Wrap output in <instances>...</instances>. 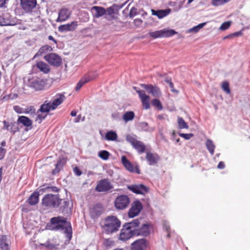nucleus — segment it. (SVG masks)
<instances>
[{
    "label": "nucleus",
    "instance_id": "4c0bfd02",
    "mask_svg": "<svg viewBox=\"0 0 250 250\" xmlns=\"http://www.w3.org/2000/svg\"><path fill=\"white\" fill-rule=\"evenodd\" d=\"M179 127L180 129L188 128V126L187 123L182 117H178L177 119Z\"/></svg>",
    "mask_w": 250,
    "mask_h": 250
},
{
    "label": "nucleus",
    "instance_id": "aec40b11",
    "mask_svg": "<svg viewBox=\"0 0 250 250\" xmlns=\"http://www.w3.org/2000/svg\"><path fill=\"white\" fill-rule=\"evenodd\" d=\"M151 11L152 15L157 16L159 19H162L169 14L171 10L170 8H167L164 10H158L151 9Z\"/></svg>",
    "mask_w": 250,
    "mask_h": 250
},
{
    "label": "nucleus",
    "instance_id": "774afa93",
    "mask_svg": "<svg viewBox=\"0 0 250 250\" xmlns=\"http://www.w3.org/2000/svg\"><path fill=\"white\" fill-rule=\"evenodd\" d=\"M122 163L124 167H125V156L122 157Z\"/></svg>",
    "mask_w": 250,
    "mask_h": 250
},
{
    "label": "nucleus",
    "instance_id": "bb28decb",
    "mask_svg": "<svg viewBox=\"0 0 250 250\" xmlns=\"http://www.w3.org/2000/svg\"><path fill=\"white\" fill-rule=\"evenodd\" d=\"M95 78V77H92L91 78H89L88 77H83L77 84L75 87L76 91H79L84 84L91 80H94Z\"/></svg>",
    "mask_w": 250,
    "mask_h": 250
},
{
    "label": "nucleus",
    "instance_id": "13d9d810",
    "mask_svg": "<svg viewBox=\"0 0 250 250\" xmlns=\"http://www.w3.org/2000/svg\"><path fill=\"white\" fill-rule=\"evenodd\" d=\"M74 172L77 176H80L81 175L82 172L80 170L77 168V167H75L73 169Z\"/></svg>",
    "mask_w": 250,
    "mask_h": 250
},
{
    "label": "nucleus",
    "instance_id": "2eb2a0df",
    "mask_svg": "<svg viewBox=\"0 0 250 250\" xmlns=\"http://www.w3.org/2000/svg\"><path fill=\"white\" fill-rule=\"evenodd\" d=\"M113 188L112 185L109 181L104 179L101 180L96 187V189L99 192H104L109 190Z\"/></svg>",
    "mask_w": 250,
    "mask_h": 250
},
{
    "label": "nucleus",
    "instance_id": "39448f33",
    "mask_svg": "<svg viewBox=\"0 0 250 250\" xmlns=\"http://www.w3.org/2000/svg\"><path fill=\"white\" fill-rule=\"evenodd\" d=\"M126 140L138 153H143L145 152V145L142 141L138 140L136 135L128 134L126 135Z\"/></svg>",
    "mask_w": 250,
    "mask_h": 250
},
{
    "label": "nucleus",
    "instance_id": "0eeeda50",
    "mask_svg": "<svg viewBox=\"0 0 250 250\" xmlns=\"http://www.w3.org/2000/svg\"><path fill=\"white\" fill-rule=\"evenodd\" d=\"M177 32L173 29H163L161 30L150 32L149 36L153 39L162 37H169L176 34Z\"/></svg>",
    "mask_w": 250,
    "mask_h": 250
},
{
    "label": "nucleus",
    "instance_id": "58836bf2",
    "mask_svg": "<svg viewBox=\"0 0 250 250\" xmlns=\"http://www.w3.org/2000/svg\"><path fill=\"white\" fill-rule=\"evenodd\" d=\"M222 89L226 92L227 94H229L230 93V89L229 86V83L227 81H224L223 82L222 84Z\"/></svg>",
    "mask_w": 250,
    "mask_h": 250
},
{
    "label": "nucleus",
    "instance_id": "7c9ffc66",
    "mask_svg": "<svg viewBox=\"0 0 250 250\" xmlns=\"http://www.w3.org/2000/svg\"><path fill=\"white\" fill-rule=\"evenodd\" d=\"M18 122L27 127L31 126L32 124L31 120L27 117L24 116L20 117L18 119Z\"/></svg>",
    "mask_w": 250,
    "mask_h": 250
},
{
    "label": "nucleus",
    "instance_id": "e433bc0d",
    "mask_svg": "<svg viewBox=\"0 0 250 250\" xmlns=\"http://www.w3.org/2000/svg\"><path fill=\"white\" fill-rule=\"evenodd\" d=\"M151 104L153 106L157 108V109L159 110H161L163 109V106L161 102L157 98L152 100Z\"/></svg>",
    "mask_w": 250,
    "mask_h": 250
},
{
    "label": "nucleus",
    "instance_id": "69168bd1",
    "mask_svg": "<svg viewBox=\"0 0 250 250\" xmlns=\"http://www.w3.org/2000/svg\"><path fill=\"white\" fill-rule=\"evenodd\" d=\"M48 39L51 41H53L55 43H57V41L54 39V38L52 36H49L48 37Z\"/></svg>",
    "mask_w": 250,
    "mask_h": 250
},
{
    "label": "nucleus",
    "instance_id": "603ef678",
    "mask_svg": "<svg viewBox=\"0 0 250 250\" xmlns=\"http://www.w3.org/2000/svg\"><path fill=\"white\" fill-rule=\"evenodd\" d=\"M125 224H124L123 226V229H122L120 235V239L122 241L125 240Z\"/></svg>",
    "mask_w": 250,
    "mask_h": 250
},
{
    "label": "nucleus",
    "instance_id": "c03bdc74",
    "mask_svg": "<svg viewBox=\"0 0 250 250\" xmlns=\"http://www.w3.org/2000/svg\"><path fill=\"white\" fill-rule=\"evenodd\" d=\"M165 82L167 83L169 87L171 88V91L173 92L178 93V91L174 88V84L172 82L171 79H167L165 80Z\"/></svg>",
    "mask_w": 250,
    "mask_h": 250
},
{
    "label": "nucleus",
    "instance_id": "4d7b16f0",
    "mask_svg": "<svg viewBox=\"0 0 250 250\" xmlns=\"http://www.w3.org/2000/svg\"><path fill=\"white\" fill-rule=\"evenodd\" d=\"M48 191H58L59 189L56 187H47L45 188Z\"/></svg>",
    "mask_w": 250,
    "mask_h": 250
},
{
    "label": "nucleus",
    "instance_id": "3c124183",
    "mask_svg": "<svg viewBox=\"0 0 250 250\" xmlns=\"http://www.w3.org/2000/svg\"><path fill=\"white\" fill-rule=\"evenodd\" d=\"M179 136L182 138H184L186 140H188L193 136V134L192 133L185 134L180 133L179 134Z\"/></svg>",
    "mask_w": 250,
    "mask_h": 250
},
{
    "label": "nucleus",
    "instance_id": "a19ab883",
    "mask_svg": "<svg viewBox=\"0 0 250 250\" xmlns=\"http://www.w3.org/2000/svg\"><path fill=\"white\" fill-rule=\"evenodd\" d=\"M135 117V114L133 111H126V122L132 121Z\"/></svg>",
    "mask_w": 250,
    "mask_h": 250
},
{
    "label": "nucleus",
    "instance_id": "dca6fc26",
    "mask_svg": "<svg viewBox=\"0 0 250 250\" xmlns=\"http://www.w3.org/2000/svg\"><path fill=\"white\" fill-rule=\"evenodd\" d=\"M22 9L27 12H31L37 4L36 0H21Z\"/></svg>",
    "mask_w": 250,
    "mask_h": 250
},
{
    "label": "nucleus",
    "instance_id": "8fccbe9b",
    "mask_svg": "<svg viewBox=\"0 0 250 250\" xmlns=\"http://www.w3.org/2000/svg\"><path fill=\"white\" fill-rule=\"evenodd\" d=\"M25 111L24 113L30 114L31 115L34 114L35 113V109L32 106H30L29 107H27L25 109Z\"/></svg>",
    "mask_w": 250,
    "mask_h": 250
},
{
    "label": "nucleus",
    "instance_id": "f3484780",
    "mask_svg": "<svg viewBox=\"0 0 250 250\" xmlns=\"http://www.w3.org/2000/svg\"><path fill=\"white\" fill-rule=\"evenodd\" d=\"M71 14V12L67 8H62L59 11V16L57 22H63L68 19Z\"/></svg>",
    "mask_w": 250,
    "mask_h": 250
},
{
    "label": "nucleus",
    "instance_id": "6e6d98bb",
    "mask_svg": "<svg viewBox=\"0 0 250 250\" xmlns=\"http://www.w3.org/2000/svg\"><path fill=\"white\" fill-rule=\"evenodd\" d=\"M142 22L143 21L140 19H136L134 20V23L137 27L141 26Z\"/></svg>",
    "mask_w": 250,
    "mask_h": 250
},
{
    "label": "nucleus",
    "instance_id": "cd10ccee",
    "mask_svg": "<svg viewBox=\"0 0 250 250\" xmlns=\"http://www.w3.org/2000/svg\"><path fill=\"white\" fill-rule=\"evenodd\" d=\"M65 163V160L64 158L60 159L56 164V167L52 170L53 174H56L59 173L61 169L62 168L64 164Z\"/></svg>",
    "mask_w": 250,
    "mask_h": 250
},
{
    "label": "nucleus",
    "instance_id": "680f3d73",
    "mask_svg": "<svg viewBox=\"0 0 250 250\" xmlns=\"http://www.w3.org/2000/svg\"><path fill=\"white\" fill-rule=\"evenodd\" d=\"M242 35V33L241 31H238L232 34H231V36H233L234 37H238Z\"/></svg>",
    "mask_w": 250,
    "mask_h": 250
},
{
    "label": "nucleus",
    "instance_id": "e2e57ef3",
    "mask_svg": "<svg viewBox=\"0 0 250 250\" xmlns=\"http://www.w3.org/2000/svg\"><path fill=\"white\" fill-rule=\"evenodd\" d=\"M14 110L17 113H21V108L19 106H15L14 107Z\"/></svg>",
    "mask_w": 250,
    "mask_h": 250
},
{
    "label": "nucleus",
    "instance_id": "f03ea898",
    "mask_svg": "<svg viewBox=\"0 0 250 250\" xmlns=\"http://www.w3.org/2000/svg\"><path fill=\"white\" fill-rule=\"evenodd\" d=\"M50 229L60 230L66 234V237L70 240L72 237V228L71 224L66 218L58 216L52 218L50 224L48 226Z\"/></svg>",
    "mask_w": 250,
    "mask_h": 250
},
{
    "label": "nucleus",
    "instance_id": "2f4dec72",
    "mask_svg": "<svg viewBox=\"0 0 250 250\" xmlns=\"http://www.w3.org/2000/svg\"><path fill=\"white\" fill-rule=\"evenodd\" d=\"M52 47L48 45H44L42 47L39 51L37 52L34 57L41 56L42 54L52 50Z\"/></svg>",
    "mask_w": 250,
    "mask_h": 250
},
{
    "label": "nucleus",
    "instance_id": "7ed1b4c3",
    "mask_svg": "<svg viewBox=\"0 0 250 250\" xmlns=\"http://www.w3.org/2000/svg\"><path fill=\"white\" fill-rule=\"evenodd\" d=\"M121 222L115 216L106 217L101 222L103 231L107 234L117 232L121 227Z\"/></svg>",
    "mask_w": 250,
    "mask_h": 250
},
{
    "label": "nucleus",
    "instance_id": "ddd939ff",
    "mask_svg": "<svg viewBox=\"0 0 250 250\" xmlns=\"http://www.w3.org/2000/svg\"><path fill=\"white\" fill-rule=\"evenodd\" d=\"M44 59L51 65L58 66L62 63L61 57L56 54L50 53L44 57Z\"/></svg>",
    "mask_w": 250,
    "mask_h": 250
},
{
    "label": "nucleus",
    "instance_id": "bf43d9fd",
    "mask_svg": "<svg viewBox=\"0 0 250 250\" xmlns=\"http://www.w3.org/2000/svg\"><path fill=\"white\" fill-rule=\"evenodd\" d=\"M225 164L222 161L220 162L217 166V167L219 169H223L224 168H225Z\"/></svg>",
    "mask_w": 250,
    "mask_h": 250
},
{
    "label": "nucleus",
    "instance_id": "864d4df0",
    "mask_svg": "<svg viewBox=\"0 0 250 250\" xmlns=\"http://www.w3.org/2000/svg\"><path fill=\"white\" fill-rule=\"evenodd\" d=\"M164 229L167 232V237L169 238L170 237V226L168 224H165L164 225Z\"/></svg>",
    "mask_w": 250,
    "mask_h": 250
},
{
    "label": "nucleus",
    "instance_id": "49530a36",
    "mask_svg": "<svg viewBox=\"0 0 250 250\" xmlns=\"http://www.w3.org/2000/svg\"><path fill=\"white\" fill-rule=\"evenodd\" d=\"M231 25L230 21H226L223 22L221 26L220 27V29L221 30H225L228 29Z\"/></svg>",
    "mask_w": 250,
    "mask_h": 250
},
{
    "label": "nucleus",
    "instance_id": "20e7f679",
    "mask_svg": "<svg viewBox=\"0 0 250 250\" xmlns=\"http://www.w3.org/2000/svg\"><path fill=\"white\" fill-rule=\"evenodd\" d=\"M62 201L58 194H47L42 198V205L49 208H57Z\"/></svg>",
    "mask_w": 250,
    "mask_h": 250
},
{
    "label": "nucleus",
    "instance_id": "79ce46f5",
    "mask_svg": "<svg viewBox=\"0 0 250 250\" xmlns=\"http://www.w3.org/2000/svg\"><path fill=\"white\" fill-rule=\"evenodd\" d=\"M109 152L106 150H102L100 151L99 153V156L104 160L107 159L109 157Z\"/></svg>",
    "mask_w": 250,
    "mask_h": 250
},
{
    "label": "nucleus",
    "instance_id": "c9c22d12",
    "mask_svg": "<svg viewBox=\"0 0 250 250\" xmlns=\"http://www.w3.org/2000/svg\"><path fill=\"white\" fill-rule=\"evenodd\" d=\"M51 109L50 103H44L41 106L39 111L42 113H47Z\"/></svg>",
    "mask_w": 250,
    "mask_h": 250
},
{
    "label": "nucleus",
    "instance_id": "72a5a7b5",
    "mask_svg": "<svg viewBox=\"0 0 250 250\" xmlns=\"http://www.w3.org/2000/svg\"><path fill=\"white\" fill-rule=\"evenodd\" d=\"M63 101V96H61L60 97L56 98L54 100L52 104H50L51 105V109H55L58 105H59Z\"/></svg>",
    "mask_w": 250,
    "mask_h": 250
},
{
    "label": "nucleus",
    "instance_id": "9b49d317",
    "mask_svg": "<svg viewBox=\"0 0 250 250\" xmlns=\"http://www.w3.org/2000/svg\"><path fill=\"white\" fill-rule=\"evenodd\" d=\"M127 188L137 194L143 195L149 191V188L143 184L131 185L127 186Z\"/></svg>",
    "mask_w": 250,
    "mask_h": 250
},
{
    "label": "nucleus",
    "instance_id": "4468645a",
    "mask_svg": "<svg viewBox=\"0 0 250 250\" xmlns=\"http://www.w3.org/2000/svg\"><path fill=\"white\" fill-rule=\"evenodd\" d=\"M148 243L146 239H139L131 244V250H146Z\"/></svg>",
    "mask_w": 250,
    "mask_h": 250
},
{
    "label": "nucleus",
    "instance_id": "0e129e2a",
    "mask_svg": "<svg viewBox=\"0 0 250 250\" xmlns=\"http://www.w3.org/2000/svg\"><path fill=\"white\" fill-rule=\"evenodd\" d=\"M63 203L64 204L63 206V210H65V209L66 208H68L69 203L67 201H63Z\"/></svg>",
    "mask_w": 250,
    "mask_h": 250
},
{
    "label": "nucleus",
    "instance_id": "6ab92c4d",
    "mask_svg": "<svg viewBox=\"0 0 250 250\" xmlns=\"http://www.w3.org/2000/svg\"><path fill=\"white\" fill-rule=\"evenodd\" d=\"M146 158L149 165H155L157 164L159 160V156L157 153L147 152Z\"/></svg>",
    "mask_w": 250,
    "mask_h": 250
},
{
    "label": "nucleus",
    "instance_id": "423d86ee",
    "mask_svg": "<svg viewBox=\"0 0 250 250\" xmlns=\"http://www.w3.org/2000/svg\"><path fill=\"white\" fill-rule=\"evenodd\" d=\"M45 84V80L37 77L28 78L27 82V85L36 90L42 89Z\"/></svg>",
    "mask_w": 250,
    "mask_h": 250
},
{
    "label": "nucleus",
    "instance_id": "6e6552de",
    "mask_svg": "<svg viewBox=\"0 0 250 250\" xmlns=\"http://www.w3.org/2000/svg\"><path fill=\"white\" fill-rule=\"evenodd\" d=\"M141 86L144 88L148 93L151 94L153 96L159 98L161 96L160 88L156 85L152 84H141Z\"/></svg>",
    "mask_w": 250,
    "mask_h": 250
},
{
    "label": "nucleus",
    "instance_id": "5701e85b",
    "mask_svg": "<svg viewBox=\"0 0 250 250\" xmlns=\"http://www.w3.org/2000/svg\"><path fill=\"white\" fill-rule=\"evenodd\" d=\"M0 248L2 250H10V242L5 235H0Z\"/></svg>",
    "mask_w": 250,
    "mask_h": 250
},
{
    "label": "nucleus",
    "instance_id": "c85d7f7f",
    "mask_svg": "<svg viewBox=\"0 0 250 250\" xmlns=\"http://www.w3.org/2000/svg\"><path fill=\"white\" fill-rule=\"evenodd\" d=\"M36 65L41 71L44 73H47L50 71L48 64L43 62H37Z\"/></svg>",
    "mask_w": 250,
    "mask_h": 250
},
{
    "label": "nucleus",
    "instance_id": "4be33fe9",
    "mask_svg": "<svg viewBox=\"0 0 250 250\" xmlns=\"http://www.w3.org/2000/svg\"><path fill=\"white\" fill-rule=\"evenodd\" d=\"M103 209L101 205H97L90 209V213L92 218L99 216L103 212Z\"/></svg>",
    "mask_w": 250,
    "mask_h": 250
},
{
    "label": "nucleus",
    "instance_id": "a878e982",
    "mask_svg": "<svg viewBox=\"0 0 250 250\" xmlns=\"http://www.w3.org/2000/svg\"><path fill=\"white\" fill-rule=\"evenodd\" d=\"M120 7L117 4H113L112 6L105 9L106 15H108L110 18L113 17L114 14L117 13Z\"/></svg>",
    "mask_w": 250,
    "mask_h": 250
},
{
    "label": "nucleus",
    "instance_id": "f257e3e1",
    "mask_svg": "<svg viewBox=\"0 0 250 250\" xmlns=\"http://www.w3.org/2000/svg\"><path fill=\"white\" fill-rule=\"evenodd\" d=\"M139 219L133 220L131 222L126 223V240L134 236H147L150 234V226L147 224H143L140 228Z\"/></svg>",
    "mask_w": 250,
    "mask_h": 250
},
{
    "label": "nucleus",
    "instance_id": "c756f323",
    "mask_svg": "<svg viewBox=\"0 0 250 250\" xmlns=\"http://www.w3.org/2000/svg\"><path fill=\"white\" fill-rule=\"evenodd\" d=\"M39 194L38 192L33 193L28 199V203L30 205H35L39 202Z\"/></svg>",
    "mask_w": 250,
    "mask_h": 250
},
{
    "label": "nucleus",
    "instance_id": "5fc2aeb1",
    "mask_svg": "<svg viewBox=\"0 0 250 250\" xmlns=\"http://www.w3.org/2000/svg\"><path fill=\"white\" fill-rule=\"evenodd\" d=\"M6 150L2 147H0V160L2 159L6 153Z\"/></svg>",
    "mask_w": 250,
    "mask_h": 250
},
{
    "label": "nucleus",
    "instance_id": "9d476101",
    "mask_svg": "<svg viewBox=\"0 0 250 250\" xmlns=\"http://www.w3.org/2000/svg\"><path fill=\"white\" fill-rule=\"evenodd\" d=\"M142 209L143 206L140 201L136 200L133 202L128 212V217L129 218H133L136 216L140 213Z\"/></svg>",
    "mask_w": 250,
    "mask_h": 250
},
{
    "label": "nucleus",
    "instance_id": "393cba45",
    "mask_svg": "<svg viewBox=\"0 0 250 250\" xmlns=\"http://www.w3.org/2000/svg\"><path fill=\"white\" fill-rule=\"evenodd\" d=\"M126 169L132 173L137 174L140 173V170L137 165L131 164L128 160L126 159Z\"/></svg>",
    "mask_w": 250,
    "mask_h": 250
},
{
    "label": "nucleus",
    "instance_id": "b1692460",
    "mask_svg": "<svg viewBox=\"0 0 250 250\" xmlns=\"http://www.w3.org/2000/svg\"><path fill=\"white\" fill-rule=\"evenodd\" d=\"M115 206L117 209H123L125 208V195H122L116 198Z\"/></svg>",
    "mask_w": 250,
    "mask_h": 250
},
{
    "label": "nucleus",
    "instance_id": "f8f14e48",
    "mask_svg": "<svg viewBox=\"0 0 250 250\" xmlns=\"http://www.w3.org/2000/svg\"><path fill=\"white\" fill-rule=\"evenodd\" d=\"M17 21L12 19L11 15L8 13H4L0 15V25L8 26L17 24Z\"/></svg>",
    "mask_w": 250,
    "mask_h": 250
},
{
    "label": "nucleus",
    "instance_id": "ea45409f",
    "mask_svg": "<svg viewBox=\"0 0 250 250\" xmlns=\"http://www.w3.org/2000/svg\"><path fill=\"white\" fill-rule=\"evenodd\" d=\"M230 0H211V3L213 5L217 6L222 5Z\"/></svg>",
    "mask_w": 250,
    "mask_h": 250
},
{
    "label": "nucleus",
    "instance_id": "09e8293b",
    "mask_svg": "<svg viewBox=\"0 0 250 250\" xmlns=\"http://www.w3.org/2000/svg\"><path fill=\"white\" fill-rule=\"evenodd\" d=\"M114 241L109 239H105L104 244L106 247H110L114 245Z\"/></svg>",
    "mask_w": 250,
    "mask_h": 250
},
{
    "label": "nucleus",
    "instance_id": "a18cd8bd",
    "mask_svg": "<svg viewBox=\"0 0 250 250\" xmlns=\"http://www.w3.org/2000/svg\"><path fill=\"white\" fill-rule=\"evenodd\" d=\"M139 14L138 9L135 7H132L129 12V16L131 18H133L134 16L137 15Z\"/></svg>",
    "mask_w": 250,
    "mask_h": 250
},
{
    "label": "nucleus",
    "instance_id": "338daca9",
    "mask_svg": "<svg viewBox=\"0 0 250 250\" xmlns=\"http://www.w3.org/2000/svg\"><path fill=\"white\" fill-rule=\"evenodd\" d=\"M6 0H0V7H2L5 3Z\"/></svg>",
    "mask_w": 250,
    "mask_h": 250
},
{
    "label": "nucleus",
    "instance_id": "a211bd4d",
    "mask_svg": "<svg viewBox=\"0 0 250 250\" xmlns=\"http://www.w3.org/2000/svg\"><path fill=\"white\" fill-rule=\"evenodd\" d=\"M77 22L74 21L70 23L61 25L59 26L58 30L60 32H65L74 31L77 26Z\"/></svg>",
    "mask_w": 250,
    "mask_h": 250
},
{
    "label": "nucleus",
    "instance_id": "de8ad7c7",
    "mask_svg": "<svg viewBox=\"0 0 250 250\" xmlns=\"http://www.w3.org/2000/svg\"><path fill=\"white\" fill-rule=\"evenodd\" d=\"M41 112L39 110L37 112V116L36 118V121H39L40 123L42 120L44 119L46 114L44 115L43 113H40Z\"/></svg>",
    "mask_w": 250,
    "mask_h": 250
},
{
    "label": "nucleus",
    "instance_id": "37998d69",
    "mask_svg": "<svg viewBox=\"0 0 250 250\" xmlns=\"http://www.w3.org/2000/svg\"><path fill=\"white\" fill-rule=\"evenodd\" d=\"M206 22L202 23L198 25L193 27V28L189 29V31L190 32H194L195 33L199 31L200 29H201L202 28H203L204 25H205Z\"/></svg>",
    "mask_w": 250,
    "mask_h": 250
},
{
    "label": "nucleus",
    "instance_id": "f704fd0d",
    "mask_svg": "<svg viewBox=\"0 0 250 250\" xmlns=\"http://www.w3.org/2000/svg\"><path fill=\"white\" fill-rule=\"evenodd\" d=\"M117 138V135L116 132L110 131L106 133L105 139L108 141H115Z\"/></svg>",
    "mask_w": 250,
    "mask_h": 250
},
{
    "label": "nucleus",
    "instance_id": "473e14b6",
    "mask_svg": "<svg viewBox=\"0 0 250 250\" xmlns=\"http://www.w3.org/2000/svg\"><path fill=\"white\" fill-rule=\"evenodd\" d=\"M206 146L210 153L213 155L215 146L213 142L210 139H208L206 143Z\"/></svg>",
    "mask_w": 250,
    "mask_h": 250
},
{
    "label": "nucleus",
    "instance_id": "1a4fd4ad",
    "mask_svg": "<svg viewBox=\"0 0 250 250\" xmlns=\"http://www.w3.org/2000/svg\"><path fill=\"white\" fill-rule=\"evenodd\" d=\"M134 88L138 94L143 108L145 109H149L150 107L149 103L150 97L146 94L144 90L138 89L136 87H134Z\"/></svg>",
    "mask_w": 250,
    "mask_h": 250
},
{
    "label": "nucleus",
    "instance_id": "052dcab7",
    "mask_svg": "<svg viewBox=\"0 0 250 250\" xmlns=\"http://www.w3.org/2000/svg\"><path fill=\"white\" fill-rule=\"evenodd\" d=\"M3 124H4V128H5L6 129H7L8 130H12V127L11 128H9L10 125L5 121H4L3 122Z\"/></svg>",
    "mask_w": 250,
    "mask_h": 250
},
{
    "label": "nucleus",
    "instance_id": "412c9836",
    "mask_svg": "<svg viewBox=\"0 0 250 250\" xmlns=\"http://www.w3.org/2000/svg\"><path fill=\"white\" fill-rule=\"evenodd\" d=\"M93 16L96 18L106 14L105 9L102 7L95 6L92 7Z\"/></svg>",
    "mask_w": 250,
    "mask_h": 250
}]
</instances>
